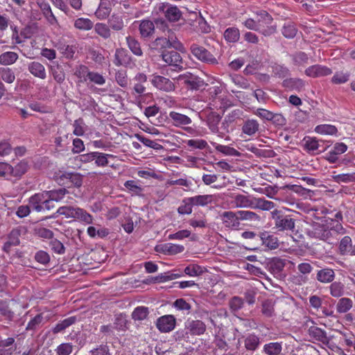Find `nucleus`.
<instances>
[{
	"instance_id": "nucleus-1",
	"label": "nucleus",
	"mask_w": 355,
	"mask_h": 355,
	"mask_svg": "<svg viewBox=\"0 0 355 355\" xmlns=\"http://www.w3.org/2000/svg\"><path fill=\"white\" fill-rule=\"evenodd\" d=\"M221 220L224 226L230 230H237L241 228V221H259L260 216L254 211L239 210L236 211H226L221 215Z\"/></svg>"
},
{
	"instance_id": "nucleus-2",
	"label": "nucleus",
	"mask_w": 355,
	"mask_h": 355,
	"mask_svg": "<svg viewBox=\"0 0 355 355\" xmlns=\"http://www.w3.org/2000/svg\"><path fill=\"white\" fill-rule=\"evenodd\" d=\"M314 236L328 243H334L338 239L339 234L343 233V227L341 224L337 223L335 226L329 227L327 225L315 223L313 226Z\"/></svg>"
},
{
	"instance_id": "nucleus-3",
	"label": "nucleus",
	"mask_w": 355,
	"mask_h": 355,
	"mask_svg": "<svg viewBox=\"0 0 355 355\" xmlns=\"http://www.w3.org/2000/svg\"><path fill=\"white\" fill-rule=\"evenodd\" d=\"M257 32L266 37L275 34L277 31V25L274 22L272 17L266 10H260L257 12Z\"/></svg>"
},
{
	"instance_id": "nucleus-4",
	"label": "nucleus",
	"mask_w": 355,
	"mask_h": 355,
	"mask_svg": "<svg viewBox=\"0 0 355 355\" xmlns=\"http://www.w3.org/2000/svg\"><path fill=\"white\" fill-rule=\"evenodd\" d=\"M272 217L275 220V227L279 231H291L293 232L295 226V220L288 215H284L277 209L273 210Z\"/></svg>"
},
{
	"instance_id": "nucleus-5",
	"label": "nucleus",
	"mask_w": 355,
	"mask_h": 355,
	"mask_svg": "<svg viewBox=\"0 0 355 355\" xmlns=\"http://www.w3.org/2000/svg\"><path fill=\"white\" fill-rule=\"evenodd\" d=\"M160 56L162 60L169 66L174 68L175 71H180L183 69V61L181 55L175 50H164Z\"/></svg>"
},
{
	"instance_id": "nucleus-6",
	"label": "nucleus",
	"mask_w": 355,
	"mask_h": 355,
	"mask_svg": "<svg viewBox=\"0 0 355 355\" xmlns=\"http://www.w3.org/2000/svg\"><path fill=\"white\" fill-rule=\"evenodd\" d=\"M158 10L162 12L165 18L170 22H175L180 19L182 12L176 6L168 3L163 2L159 4Z\"/></svg>"
},
{
	"instance_id": "nucleus-7",
	"label": "nucleus",
	"mask_w": 355,
	"mask_h": 355,
	"mask_svg": "<svg viewBox=\"0 0 355 355\" xmlns=\"http://www.w3.org/2000/svg\"><path fill=\"white\" fill-rule=\"evenodd\" d=\"M190 49L193 55L199 60L210 64L217 63L216 58L205 47L197 44H193Z\"/></svg>"
},
{
	"instance_id": "nucleus-8",
	"label": "nucleus",
	"mask_w": 355,
	"mask_h": 355,
	"mask_svg": "<svg viewBox=\"0 0 355 355\" xmlns=\"http://www.w3.org/2000/svg\"><path fill=\"white\" fill-rule=\"evenodd\" d=\"M23 231V228L21 227H17L12 230L10 234L8 236V240L3 245V250L9 254L12 250L13 247L17 246L20 243L19 237Z\"/></svg>"
},
{
	"instance_id": "nucleus-9",
	"label": "nucleus",
	"mask_w": 355,
	"mask_h": 355,
	"mask_svg": "<svg viewBox=\"0 0 355 355\" xmlns=\"http://www.w3.org/2000/svg\"><path fill=\"white\" fill-rule=\"evenodd\" d=\"M304 73L310 78H317L329 76L332 73L331 68L321 64H313L305 69Z\"/></svg>"
},
{
	"instance_id": "nucleus-10",
	"label": "nucleus",
	"mask_w": 355,
	"mask_h": 355,
	"mask_svg": "<svg viewBox=\"0 0 355 355\" xmlns=\"http://www.w3.org/2000/svg\"><path fill=\"white\" fill-rule=\"evenodd\" d=\"M153 85L159 90L171 92L175 90V86L169 78L162 76H154L151 80Z\"/></svg>"
},
{
	"instance_id": "nucleus-11",
	"label": "nucleus",
	"mask_w": 355,
	"mask_h": 355,
	"mask_svg": "<svg viewBox=\"0 0 355 355\" xmlns=\"http://www.w3.org/2000/svg\"><path fill=\"white\" fill-rule=\"evenodd\" d=\"M113 63L117 67H128L132 63V57L125 49H116L114 55Z\"/></svg>"
},
{
	"instance_id": "nucleus-12",
	"label": "nucleus",
	"mask_w": 355,
	"mask_h": 355,
	"mask_svg": "<svg viewBox=\"0 0 355 355\" xmlns=\"http://www.w3.org/2000/svg\"><path fill=\"white\" fill-rule=\"evenodd\" d=\"M175 323V318L173 315H165L157 319L156 326L161 332H169L174 329Z\"/></svg>"
},
{
	"instance_id": "nucleus-13",
	"label": "nucleus",
	"mask_w": 355,
	"mask_h": 355,
	"mask_svg": "<svg viewBox=\"0 0 355 355\" xmlns=\"http://www.w3.org/2000/svg\"><path fill=\"white\" fill-rule=\"evenodd\" d=\"M347 146L344 143H336L333 148L329 150L325 156L326 159L331 164H335L338 160L339 155L345 153Z\"/></svg>"
},
{
	"instance_id": "nucleus-14",
	"label": "nucleus",
	"mask_w": 355,
	"mask_h": 355,
	"mask_svg": "<svg viewBox=\"0 0 355 355\" xmlns=\"http://www.w3.org/2000/svg\"><path fill=\"white\" fill-rule=\"evenodd\" d=\"M184 248L182 245L166 243L158 245L155 247V250L158 252L167 255H174L181 253L184 251Z\"/></svg>"
},
{
	"instance_id": "nucleus-15",
	"label": "nucleus",
	"mask_w": 355,
	"mask_h": 355,
	"mask_svg": "<svg viewBox=\"0 0 355 355\" xmlns=\"http://www.w3.org/2000/svg\"><path fill=\"white\" fill-rule=\"evenodd\" d=\"M178 79L180 81H181L183 84H184L187 86V89L191 90L199 89L203 85V82L202 80H200L196 76H193L192 74L180 75Z\"/></svg>"
},
{
	"instance_id": "nucleus-16",
	"label": "nucleus",
	"mask_w": 355,
	"mask_h": 355,
	"mask_svg": "<svg viewBox=\"0 0 355 355\" xmlns=\"http://www.w3.org/2000/svg\"><path fill=\"white\" fill-rule=\"evenodd\" d=\"M168 116L172 124L175 127L182 128L192 123L189 116L175 111L170 112Z\"/></svg>"
},
{
	"instance_id": "nucleus-17",
	"label": "nucleus",
	"mask_w": 355,
	"mask_h": 355,
	"mask_svg": "<svg viewBox=\"0 0 355 355\" xmlns=\"http://www.w3.org/2000/svg\"><path fill=\"white\" fill-rule=\"evenodd\" d=\"M232 203L236 208H254L255 202L248 196L237 194L233 197Z\"/></svg>"
},
{
	"instance_id": "nucleus-18",
	"label": "nucleus",
	"mask_w": 355,
	"mask_h": 355,
	"mask_svg": "<svg viewBox=\"0 0 355 355\" xmlns=\"http://www.w3.org/2000/svg\"><path fill=\"white\" fill-rule=\"evenodd\" d=\"M309 334L317 341L321 342L322 344L329 347V338L327 337L324 330L318 327L312 326L309 329Z\"/></svg>"
},
{
	"instance_id": "nucleus-19",
	"label": "nucleus",
	"mask_w": 355,
	"mask_h": 355,
	"mask_svg": "<svg viewBox=\"0 0 355 355\" xmlns=\"http://www.w3.org/2000/svg\"><path fill=\"white\" fill-rule=\"evenodd\" d=\"M259 239L262 241V244L268 249L275 250L279 247L278 238L268 232H262L259 235Z\"/></svg>"
},
{
	"instance_id": "nucleus-20",
	"label": "nucleus",
	"mask_w": 355,
	"mask_h": 355,
	"mask_svg": "<svg viewBox=\"0 0 355 355\" xmlns=\"http://www.w3.org/2000/svg\"><path fill=\"white\" fill-rule=\"evenodd\" d=\"M28 71L35 77L45 79L46 78V72L44 66L39 62L33 61L28 65Z\"/></svg>"
},
{
	"instance_id": "nucleus-21",
	"label": "nucleus",
	"mask_w": 355,
	"mask_h": 355,
	"mask_svg": "<svg viewBox=\"0 0 355 355\" xmlns=\"http://www.w3.org/2000/svg\"><path fill=\"white\" fill-rule=\"evenodd\" d=\"M112 10L110 0H101L98 8L95 12L96 17L101 20L108 17Z\"/></svg>"
},
{
	"instance_id": "nucleus-22",
	"label": "nucleus",
	"mask_w": 355,
	"mask_h": 355,
	"mask_svg": "<svg viewBox=\"0 0 355 355\" xmlns=\"http://www.w3.org/2000/svg\"><path fill=\"white\" fill-rule=\"evenodd\" d=\"M305 81L301 78H287L284 80L282 85L290 90L301 92L304 89Z\"/></svg>"
},
{
	"instance_id": "nucleus-23",
	"label": "nucleus",
	"mask_w": 355,
	"mask_h": 355,
	"mask_svg": "<svg viewBox=\"0 0 355 355\" xmlns=\"http://www.w3.org/2000/svg\"><path fill=\"white\" fill-rule=\"evenodd\" d=\"M139 31L142 38L150 37L154 33L155 25L149 19L141 20L139 24Z\"/></svg>"
},
{
	"instance_id": "nucleus-24",
	"label": "nucleus",
	"mask_w": 355,
	"mask_h": 355,
	"mask_svg": "<svg viewBox=\"0 0 355 355\" xmlns=\"http://www.w3.org/2000/svg\"><path fill=\"white\" fill-rule=\"evenodd\" d=\"M286 266V261L279 258L272 259L269 264V270L275 277H280L282 276V272L283 271Z\"/></svg>"
},
{
	"instance_id": "nucleus-25",
	"label": "nucleus",
	"mask_w": 355,
	"mask_h": 355,
	"mask_svg": "<svg viewBox=\"0 0 355 355\" xmlns=\"http://www.w3.org/2000/svg\"><path fill=\"white\" fill-rule=\"evenodd\" d=\"M133 80L136 82L134 84L133 89L137 94L145 93L146 87L145 84L147 83V76L144 73H138L135 75Z\"/></svg>"
},
{
	"instance_id": "nucleus-26",
	"label": "nucleus",
	"mask_w": 355,
	"mask_h": 355,
	"mask_svg": "<svg viewBox=\"0 0 355 355\" xmlns=\"http://www.w3.org/2000/svg\"><path fill=\"white\" fill-rule=\"evenodd\" d=\"M303 141L304 149L309 153H311L313 154H318L324 150V149H319V141L315 137H305Z\"/></svg>"
},
{
	"instance_id": "nucleus-27",
	"label": "nucleus",
	"mask_w": 355,
	"mask_h": 355,
	"mask_svg": "<svg viewBox=\"0 0 355 355\" xmlns=\"http://www.w3.org/2000/svg\"><path fill=\"white\" fill-rule=\"evenodd\" d=\"M193 206L205 207L214 202L215 197L213 195H197L191 197Z\"/></svg>"
},
{
	"instance_id": "nucleus-28",
	"label": "nucleus",
	"mask_w": 355,
	"mask_h": 355,
	"mask_svg": "<svg viewBox=\"0 0 355 355\" xmlns=\"http://www.w3.org/2000/svg\"><path fill=\"white\" fill-rule=\"evenodd\" d=\"M335 278L334 270L326 268L318 270L316 279L318 282L324 284L332 282Z\"/></svg>"
},
{
	"instance_id": "nucleus-29",
	"label": "nucleus",
	"mask_w": 355,
	"mask_h": 355,
	"mask_svg": "<svg viewBox=\"0 0 355 355\" xmlns=\"http://www.w3.org/2000/svg\"><path fill=\"white\" fill-rule=\"evenodd\" d=\"M175 40L167 39L166 37H157L153 43V48L160 51L162 53L164 50H167L168 48H171L172 46L176 47L175 44Z\"/></svg>"
},
{
	"instance_id": "nucleus-30",
	"label": "nucleus",
	"mask_w": 355,
	"mask_h": 355,
	"mask_svg": "<svg viewBox=\"0 0 355 355\" xmlns=\"http://www.w3.org/2000/svg\"><path fill=\"white\" fill-rule=\"evenodd\" d=\"M262 352L266 355H280L282 352V342L266 343L263 345Z\"/></svg>"
},
{
	"instance_id": "nucleus-31",
	"label": "nucleus",
	"mask_w": 355,
	"mask_h": 355,
	"mask_svg": "<svg viewBox=\"0 0 355 355\" xmlns=\"http://www.w3.org/2000/svg\"><path fill=\"white\" fill-rule=\"evenodd\" d=\"M188 329L191 335L200 336L205 332L206 325L201 320H192L189 324Z\"/></svg>"
},
{
	"instance_id": "nucleus-32",
	"label": "nucleus",
	"mask_w": 355,
	"mask_h": 355,
	"mask_svg": "<svg viewBox=\"0 0 355 355\" xmlns=\"http://www.w3.org/2000/svg\"><path fill=\"white\" fill-rule=\"evenodd\" d=\"M76 321L77 318L76 316H71L67 318H65L63 320H61L59 322H58L55 324V326L53 328L52 331L54 334L62 332L67 328L73 324Z\"/></svg>"
},
{
	"instance_id": "nucleus-33",
	"label": "nucleus",
	"mask_w": 355,
	"mask_h": 355,
	"mask_svg": "<svg viewBox=\"0 0 355 355\" xmlns=\"http://www.w3.org/2000/svg\"><path fill=\"white\" fill-rule=\"evenodd\" d=\"M45 193H38L29 198L30 206L35 211H42V205L44 200Z\"/></svg>"
},
{
	"instance_id": "nucleus-34",
	"label": "nucleus",
	"mask_w": 355,
	"mask_h": 355,
	"mask_svg": "<svg viewBox=\"0 0 355 355\" xmlns=\"http://www.w3.org/2000/svg\"><path fill=\"white\" fill-rule=\"evenodd\" d=\"M223 37L227 42L235 43L240 39V31L236 27H230L224 31Z\"/></svg>"
},
{
	"instance_id": "nucleus-35",
	"label": "nucleus",
	"mask_w": 355,
	"mask_h": 355,
	"mask_svg": "<svg viewBox=\"0 0 355 355\" xmlns=\"http://www.w3.org/2000/svg\"><path fill=\"white\" fill-rule=\"evenodd\" d=\"M74 27L80 31H90L94 27L93 21L89 18L79 17L74 21Z\"/></svg>"
},
{
	"instance_id": "nucleus-36",
	"label": "nucleus",
	"mask_w": 355,
	"mask_h": 355,
	"mask_svg": "<svg viewBox=\"0 0 355 355\" xmlns=\"http://www.w3.org/2000/svg\"><path fill=\"white\" fill-rule=\"evenodd\" d=\"M94 32L104 40L111 37V30L109 26L104 23H96L94 25Z\"/></svg>"
},
{
	"instance_id": "nucleus-37",
	"label": "nucleus",
	"mask_w": 355,
	"mask_h": 355,
	"mask_svg": "<svg viewBox=\"0 0 355 355\" xmlns=\"http://www.w3.org/2000/svg\"><path fill=\"white\" fill-rule=\"evenodd\" d=\"M352 241L350 236H345L340 241L339 252L342 255L350 254L352 249Z\"/></svg>"
},
{
	"instance_id": "nucleus-38",
	"label": "nucleus",
	"mask_w": 355,
	"mask_h": 355,
	"mask_svg": "<svg viewBox=\"0 0 355 355\" xmlns=\"http://www.w3.org/2000/svg\"><path fill=\"white\" fill-rule=\"evenodd\" d=\"M128 48L133 54L137 56H141L143 51L140 43L133 37L128 36L125 38Z\"/></svg>"
},
{
	"instance_id": "nucleus-39",
	"label": "nucleus",
	"mask_w": 355,
	"mask_h": 355,
	"mask_svg": "<svg viewBox=\"0 0 355 355\" xmlns=\"http://www.w3.org/2000/svg\"><path fill=\"white\" fill-rule=\"evenodd\" d=\"M69 191L65 188L51 190L46 192V195L49 198H51L55 202L63 200L65 196L69 193Z\"/></svg>"
},
{
	"instance_id": "nucleus-40",
	"label": "nucleus",
	"mask_w": 355,
	"mask_h": 355,
	"mask_svg": "<svg viewBox=\"0 0 355 355\" xmlns=\"http://www.w3.org/2000/svg\"><path fill=\"white\" fill-rule=\"evenodd\" d=\"M216 151L228 156H239L240 153L233 147L218 144L217 143H211Z\"/></svg>"
},
{
	"instance_id": "nucleus-41",
	"label": "nucleus",
	"mask_w": 355,
	"mask_h": 355,
	"mask_svg": "<svg viewBox=\"0 0 355 355\" xmlns=\"http://www.w3.org/2000/svg\"><path fill=\"white\" fill-rule=\"evenodd\" d=\"M19 55L13 51H6L0 54V64L10 65L14 64L18 59Z\"/></svg>"
},
{
	"instance_id": "nucleus-42",
	"label": "nucleus",
	"mask_w": 355,
	"mask_h": 355,
	"mask_svg": "<svg viewBox=\"0 0 355 355\" xmlns=\"http://www.w3.org/2000/svg\"><path fill=\"white\" fill-rule=\"evenodd\" d=\"M259 127V125L256 120L249 119L244 123L242 131L244 134L251 136L258 131Z\"/></svg>"
},
{
	"instance_id": "nucleus-43",
	"label": "nucleus",
	"mask_w": 355,
	"mask_h": 355,
	"mask_svg": "<svg viewBox=\"0 0 355 355\" xmlns=\"http://www.w3.org/2000/svg\"><path fill=\"white\" fill-rule=\"evenodd\" d=\"M76 45H69L67 44H60L58 46L60 53L67 59H72L76 51Z\"/></svg>"
},
{
	"instance_id": "nucleus-44",
	"label": "nucleus",
	"mask_w": 355,
	"mask_h": 355,
	"mask_svg": "<svg viewBox=\"0 0 355 355\" xmlns=\"http://www.w3.org/2000/svg\"><path fill=\"white\" fill-rule=\"evenodd\" d=\"M28 168V162L25 160H21L15 166H12V178H20L25 174Z\"/></svg>"
},
{
	"instance_id": "nucleus-45",
	"label": "nucleus",
	"mask_w": 355,
	"mask_h": 355,
	"mask_svg": "<svg viewBox=\"0 0 355 355\" xmlns=\"http://www.w3.org/2000/svg\"><path fill=\"white\" fill-rule=\"evenodd\" d=\"M113 328L118 331H125L128 329V320L125 314L119 313L115 315Z\"/></svg>"
},
{
	"instance_id": "nucleus-46",
	"label": "nucleus",
	"mask_w": 355,
	"mask_h": 355,
	"mask_svg": "<svg viewBox=\"0 0 355 355\" xmlns=\"http://www.w3.org/2000/svg\"><path fill=\"white\" fill-rule=\"evenodd\" d=\"M78 209H79V207L63 206L60 207L57 210V213L60 215L64 216L67 218L76 219L78 216Z\"/></svg>"
},
{
	"instance_id": "nucleus-47",
	"label": "nucleus",
	"mask_w": 355,
	"mask_h": 355,
	"mask_svg": "<svg viewBox=\"0 0 355 355\" xmlns=\"http://www.w3.org/2000/svg\"><path fill=\"white\" fill-rule=\"evenodd\" d=\"M352 306L353 302L350 298L342 297L338 300L336 304V310L339 313H345L349 311Z\"/></svg>"
},
{
	"instance_id": "nucleus-48",
	"label": "nucleus",
	"mask_w": 355,
	"mask_h": 355,
	"mask_svg": "<svg viewBox=\"0 0 355 355\" xmlns=\"http://www.w3.org/2000/svg\"><path fill=\"white\" fill-rule=\"evenodd\" d=\"M260 343L259 338L254 334L248 335L244 340V345L247 350L255 351Z\"/></svg>"
},
{
	"instance_id": "nucleus-49",
	"label": "nucleus",
	"mask_w": 355,
	"mask_h": 355,
	"mask_svg": "<svg viewBox=\"0 0 355 355\" xmlns=\"http://www.w3.org/2000/svg\"><path fill=\"white\" fill-rule=\"evenodd\" d=\"M90 72L91 71L86 65L80 64L76 67L74 75L80 79V82L85 83L88 80Z\"/></svg>"
},
{
	"instance_id": "nucleus-50",
	"label": "nucleus",
	"mask_w": 355,
	"mask_h": 355,
	"mask_svg": "<svg viewBox=\"0 0 355 355\" xmlns=\"http://www.w3.org/2000/svg\"><path fill=\"white\" fill-rule=\"evenodd\" d=\"M315 132L320 135H335L338 130L335 125L330 124H321L315 128Z\"/></svg>"
},
{
	"instance_id": "nucleus-51",
	"label": "nucleus",
	"mask_w": 355,
	"mask_h": 355,
	"mask_svg": "<svg viewBox=\"0 0 355 355\" xmlns=\"http://www.w3.org/2000/svg\"><path fill=\"white\" fill-rule=\"evenodd\" d=\"M350 73L347 71H336L331 79V83L334 85H341L349 81Z\"/></svg>"
},
{
	"instance_id": "nucleus-52",
	"label": "nucleus",
	"mask_w": 355,
	"mask_h": 355,
	"mask_svg": "<svg viewBox=\"0 0 355 355\" xmlns=\"http://www.w3.org/2000/svg\"><path fill=\"white\" fill-rule=\"evenodd\" d=\"M329 292L331 296L338 298L345 293V285L340 282H334L329 286Z\"/></svg>"
},
{
	"instance_id": "nucleus-53",
	"label": "nucleus",
	"mask_w": 355,
	"mask_h": 355,
	"mask_svg": "<svg viewBox=\"0 0 355 355\" xmlns=\"http://www.w3.org/2000/svg\"><path fill=\"white\" fill-rule=\"evenodd\" d=\"M0 78L6 83L11 84L15 80L14 71L8 67H0Z\"/></svg>"
},
{
	"instance_id": "nucleus-54",
	"label": "nucleus",
	"mask_w": 355,
	"mask_h": 355,
	"mask_svg": "<svg viewBox=\"0 0 355 355\" xmlns=\"http://www.w3.org/2000/svg\"><path fill=\"white\" fill-rule=\"evenodd\" d=\"M38 5L40 9L42 10L44 15L46 17V18L48 19L49 22L53 23V21H56V18L54 16L49 3L45 2L44 0H42L41 2H38Z\"/></svg>"
},
{
	"instance_id": "nucleus-55",
	"label": "nucleus",
	"mask_w": 355,
	"mask_h": 355,
	"mask_svg": "<svg viewBox=\"0 0 355 355\" xmlns=\"http://www.w3.org/2000/svg\"><path fill=\"white\" fill-rule=\"evenodd\" d=\"M194 207L191 202V197L185 198L182 200V204L178 208V212L180 214H190L192 212V207Z\"/></svg>"
},
{
	"instance_id": "nucleus-56",
	"label": "nucleus",
	"mask_w": 355,
	"mask_h": 355,
	"mask_svg": "<svg viewBox=\"0 0 355 355\" xmlns=\"http://www.w3.org/2000/svg\"><path fill=\"white\" fill-rule=\"evenodd\" d=\"M109 157H114V155L95 151V164L98 167H105L109 163Z\"/></svg>"
},
{
	"instance_id": "nucleus-57",
	"label": "nucleus",
	"mask_w": 355,
	"mask_h": 355,
	"mask_svg": "<svg viewBox=\"0 0 355 355\" xmlns=\"http://www.w3.org/2000/svg\"><path fill=\"white\" fill-rule=\"evenodd\" d=\"M115 80L123 88H126L129 84L127 71L124 69L118 70L115 73Z\"/></svg>"
},
{
	"instance_id": "nucleus-58",
	"label": "nucleus",
	"mask_w": 355,
	"mask_h": 355,
	"mask_svg": "<svg viewBox=\"0 0 355 355\" xmlns=\"http://www.w3.org/2000/svg\"><path fill=\"white\" fill-rule=\"evenodd\" d=\"M43 314L39 313L36 315L33 319H31L27 324L26 330L27 331H35L37 329L43 321Z\"/></svg>"
},
{
	"instance_id": "nucleus-59",
	"label": "nucleus",
	"mask_w": 355,
	"mask_h": 355,
	"mask_svg": "<svg viewBox=\"0 0 355 355\" xmlns=\"http://www.w3.org/2000/svg\"><path fill=\"white\" fill-rule=\"evenodd\" d=\"M56 182L61 186L70 188V173L69 172H60L55 176Z\"/></svg>"
},
{
	"instance_id": "nucleus-60",
	"label": "nucleus",
	"mask_w": 355,
	"mask_h": 355,
	"mask_svg": "<svg viewBox=\"0 0 355 355\" xmlns=\"http://www.w3.org/2000/svg\"><path fill=\"white\" fill-rule=\"evenodd\" d=\"M12 166L6 162H0V178L10 180L12 178Z\"/></svg>"
},
{
	"instance_id": "nucleus-61",
	"label": "nucleus",
	"mask_w": 355,
	"mask_h": 355,
	"mask_svg": "<svg viewBox=\"0 0 355 355\" xmlns=\"http://www.w3.org/2000/svg\"><path fill=\"white\" fill-rule=\"evenodd\" d=\"M181 277V275L178 273H174L172 272H166L164 273L159 274L154 278L155 282H166L170 280L175 279L178 277Z\"/></svg>"
},
{
	"instance_id": "nucleus-62",
	"label": "nucleus",
	"mask_w": 355,
	"mask_h": 355,
	"mask_svg": "<svg viewBox=\"0 0 355 355\" xmlns=\"http://www.w3.org/2000/svg\"><path fill=\"white\" fill-rule=\"evenodd\" d=\"M333 180L337 183L355 182V173H342L333 175Z\"/></svg>"
},
{
	"instance_id": "nucleus-63",
	"label": "nucleus",
	"mask_w": 355,
	"mask_h": 355,
	"mask_svg": "<svg viewBox=\"0 0 355 355\" xmlns=\"http://www.w3.org/2000/svg\"><path fill=\"white\" fill-rule=\"evenodd\" d=\"M297 33V28L292 22L284 24L282 28V34L285 37L293 38Z\"/></svg>"
},
{
	"instance_id": "nucleus-64",
	"label": "nucleus",
	"mask_w": 355,
	"mask_h": 355,
	"mask_svg": "<svg viewBox=\"0 0 355 355\" xmlns=\"http://www.w3.org/2000/svg\"><path fill=\"white\" fill-rule=\"evenodd\" d=\"M73 351V345L69 343H64L59 345L55 352L58 355H69Z\"/></svg>"
}]
</instances>
